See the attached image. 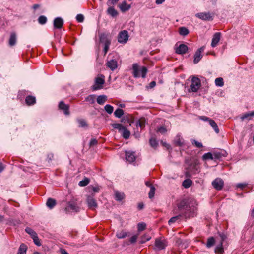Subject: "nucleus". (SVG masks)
Segmentation results:
<instances>
[{"mask_svg":"<svg viewBox=\"0 0 254 254\" xmlns=\"http://www.w3.org/2000/svg\"><path fill=\"white\" fill-rule=\"evenodd\" d=\"M197 210L196 201L188 202L186 199H182L178 203L177 208L173 210V213L177 215L169 219L168 224L171 225L176 221H180L181 217L185 219L193 217L196 215Z\"/></svg>","mask_w":254,"mask_h":254,"instance_id":"f257e3e1","label":"nucleus"},{"mask_svg":"<svg viewBox=\"0 0 254 254\" xmlns=\"http://www.w3.org/2000/svg\"><path fill=\"white\" fill-rule=\"evenodd\" d=\"M147 72V69L146 67L142 66L140 67L136 63L132 65V75L135 78L142 77L145 78Z\"/></svg>","mask_w":254,"mask_h":254,"instance_id":"f03ea898","label":"nucleus"},{"mask_svg":"<svg viewBox=\"0 0 254 254\" xmlns=\"http://www.w3.org/2000/svg\"><path fill=\"white\" fill-rule=\"evenodd\" d=\"M110 56L111 55H109L108 57V60L106 63V65L107 68L110 69L113 71L118 67L119 57L117 54L113 56V58H111Z\"/></svg>","mask_w":254,"mask_h":254,"instance_id":"7ed1b4c3","label":"nucleus"},{"mask_svg":"<svg viewBox=\"0 0 254 254\" xmlns=\"http://www.w3.org/2000/svg\"><path fill=\"white\" fill-rule=\"evenodd\" d=\"M112 127L115 129H117L122 133V136L126 139L129 138L130 133L127 128L121 124L115 123L112 125Z\"/></svg>","mask_w":254,"mask_h":254,"instance_id":"20e7f679","label":"nucleus"},{"mask_svg":"<svg viewBox=\"0 0 254 254\" xmlns=\"http://www.w3.org/2000/svg\"><path fill=\"white\" fill-rule=\"evenodd\" d=\"M100 42L104 44V55H106L111 45V40L109 35L105 33H102L100 36Z\"/></svg>","mask_w":254,"mask_h":254,"instance_id":"39448f33","label":"nucleus"},{"mask_svg":"<svg viewBox=\"0 0 254 254\" xmlns=\"http://www.w3.org/2000/svg\"><path fill=\"white\" fill-rule=\"evenodd\" d=\"M201 85V81L198 77H193L191 79L190 89L189 92H196L199 89Z\"/></svg>","mask_w":254,"mask_h":254,"instance_id":"423d86ee","label":"nucleus"},{"mask_svg":"<svg viewBox=\"0 0 254 254\" xmlns=\"http://www.w3.org/2000/svg\"><path fill=\"white\" fill-rule=\"evenodd\" d=\"M105 83V76L103 75H99L95 78V84L92 86L93 90H97L103 88V85Z\"/></svg>","mask_w":254,"mask_h":254,"instance_id":"0eeeda50","label":"nucleus"},{"mask_svg":"<svg viewBox=\"0 0 254 254\" xmlns=\"http://www.w3.org/2000/svg\"><path fill=\"white\" fill-rule=\"evenodd\" d=\"M167 242L165 239L158 238L155 239L154 250L159 251L164 249L167 246Z\"/></svg>","mask_w":254,"mask_h":254,"instance_id":"6e6552de","label":"nucleus"},{"mask_svg":"<svg viewBox=\"0 0 254 254\" xmlns=\"http://www.w3.org/2000/svg\"><path fill=\"white\" fill-rule=\"evenodd\" d=\"M80 208L77 206V203L74 201H69L64 209V211L66 213L71 212H79Z\"/></svg>","mask_w":254,"mask_h":254,"instance_id":"1a4fd4ad","label":"nucleus"},{"mask_svg":"<svg viewBox=\"0 0 254 254\" xmlns=\"http://www.w3.org/2000/svg\"><path fill=\"white\" fill-rule=\"evenodd\" d=\"M128 32L126 30L121 31L118 37V41L120 43H126L128 39Z\"/></svg>","mask_w":254,"mask_h":254,"instance_id":"9d476101","label":"nucleus"},{"mask_svg":"<svg viewBox=\"0 0 254 254\" xmlns=\"http://www.w3.org/2000/svg\"><path fill=\"white\" fill-rule=\"evenodd\" d=\"M87 203L88 207L91 209H95L97 207L98 204L93 195H88L87 197Z\"/></svg>","mask_w":254,"mask_h":254,"instance_id":"9b49d317","label":"nucleus"},{"mask_svg":"<svg viewBox=\"0 0 254 254\" xmlns=\"http://www.w3.org/2000/svg\"><path fill=\"white\" fill-rule=\"evenodd\" d=\"M212 185L216 190H220L223 189L224 183L222 179L217 178L212 182Z\"/></svg>","mask_w":254,"mask_h":254,"instance_id":"f8f14e48","label":"nucleus"},{"mask_svg":"<svg viewBox=\"0 0 254 254\" xmlns=\"http://www.w3.org/2000/svg\"><path fill=\"white\" fill-rule=\"evenodd\" d=\"M196 16L203 20L211 21L213 20V16L210 12H200L197 13Z\"/></svg>","mask_w":254,"mask_h":254,"instance_id":"ddd939ff","label":"nucleus"},{"mask_svg":"<svg viewBox=\"0 0 254 254\" xmlns=\"http://www.w3.org/2000/svg\"><path fill=\"white\" fill-rule=\"evenodd\" d=\"M205 49V47L204 46H202L199 48L197 51L195 52L194 56V60L193 62L194 64L198 63L200 60L201 59L202 56L201 55V53L204 51Z\"/></svg>","mask_w":254,"mask_h":254,"instance_id":"4468645a","label":"nucleus"},{"mask_svg":"<svg viewBox=\"0 0 254 254\" xmlns=\"http://www.w3.org/2000/svg\"><path fill=\"white\" fill-rule=\"evenodd\" d=\"M188 50L187 45L184 44H180L178 47L176 46L175 52L178 54L183 55L185 54Z\"/></svg>","mask_w":254,"mask_h":254,"instance_id":"2eb2a0df","label":"nucleus"},{"mask_svg":"<svg viewBox=\"0 0 254 254\" xmlns=\"http://www.w3.org/2000/svg\"><path fill=\"white\" fill-rule=\"evenodd\" d=\"M59 109L62 110L65 115H69V106L68 105L65 104L63 101H61L59 103Z\"/></svg>","mask_w":254,"mask_h":254,"instance_id":"dca6fc26","label":"nucleus"},{"mask_svg":"<svg viewBox=\"0 0 254 254\" xmlns=\"http://www.w3.org/2000/svg\"><path fill=\"white\" fill-rule=\"evenodd\" d=\"M64 23V20L61 17H57L55 18L53 21L54 27L55 29H61Z\"/></svg>","mask_w":254,"mask_h":254,"instance_id":"f3484780","label":"nucleus"},{"mask_svg":"<svg viewBox=\"0 0 254 254\" xmlns=\"http://www.w3.org/2000/svg\"><path fill=\"white\" fill-rule=\"evenodd\" d=\"M126 159L129 162H133L135 160V152L133 151H126Z\"/></svg>","mask_w":254,"mask_h":254,"instance_id":"a211bd4d","label":"nucleus"},{"mask_svg":"<svg viewBox=\"0 0 254 254\" xmlns=\"http://www.w3.org/2000/svg\"><path fill=\"white\" fill-rule=\"evenodd\" d=\"M220 37L221 33L220 32H217L214 34L211 44L212 47H215L217 46L220 40Z\"/></svg>","mask_w":254,"mask_h":254,"instance_id":"6ab92c4d","label":"nucleus"},{"mask_svg":"<svg viewBox=\"0 0 254 254\" xmlns=\"http://www.w3.org/2000/svg\"><path fill=\"white\" fill-rule=\"evenodd\" d=\"M254 117V111L244 114L241 117V119L243 121H249L251 120Z\"/></svg>","mask_w":254,"mask_h":254,"instance_id":"aec40b11","label":"nucleus"},{"mask_svg":"<svg viewBox=\"0 0 254 254\" xmlns=\"http://www.w3.org/2000/svg\"><path fill=\"white\" fill-rule=\"evenodd\" d=\"M119 7L120 10L123 12H125L127 10H128L130 8V5H128L126 1H124L122 3H121Z\"/></svg>","mask_w":254,"mask_h":254,"instance_id":"412c9836","label":"nucleus"},{"mask_svg":"<svg viewBox=\"0 0 254 254\" xmlns=\"http://www.w3.org/2000/svg\"><path fill=\"white\" fill-rule=\"evenodd\" d=\"M107 13L113 17H116L118 15V11L112 6L108 8Z\"/></svg>","mask_w":254,"mask_h":254,"instance_id":"4be33fe9","label":"nucleus"},{"mask_svg":"<svg viewBox=\"0 0 254 254\" xmlns=\"http://www.w3.org/2000/svg\"><path fill=\"white\" fill-rule=\"evenodd\" d=\"M16 42V35L15 33H11L9 39V44L10 46H14Z\"/></svg>","mask_w":254,"mask_h":254,"instance_id":"5701e85b","label":"nucleus"},{"mask_svg":"<svg viewBox=\"0 0 254 254\" xmlns=\"http://www.w3.org/2000/svg\"><path fill=\"white\" fill-rule=\"evenodd\" d=\"M115 199L116 200L121 201L124 199L125 195L123 192L116 191L115 192Z\"/></svg>","mask_w":254,"mask_h":254,"instance_id":"b1692460","label":"nucleus"},{"mask_svg":"<svg viewBox=\"0 0 254 254\" xmlns=\"http://www.w3.org/2000/svg\"><path fill=\"white\" fill-rule=\"evenodd\" d=\"M56 204V201L53 198H49L46 202L47 206L50 209H52Z\"/></svg>","mask_w":254,"mask_h":254,"instance_id":"393cba45","label":"nucleus"},{"mask_svg":"<svg viewBox=\"0 0 254 254\" xmlns=\"http://www.w3.org/2000/svg\"><path fill=\"white\" fill-rule=\"evenodd\" d=\"M209 124L211 126L212 128L214 129V130L216 133H219V129L218 127L214 120L211 119V120H210V122H209Z\"/></svg>","mask_w":254,"mask_h":254,"instance_id":"a878e982","label":"nucleus"},{"mask_svg":"<svg viewBox=\"0 0 254 254\" xmlns=\"http://www.w3.org/2000/svg\"><path fill=\"white\" fill-rule=\"evenodd\" d=\"M25 102L28 105L34 104L36 102L35 97L32 96H28L25 99Z\"/></svg>","mask_w":254,"mask_h":254,"instance_id":"bb28decb","label":"nucleus"},{"mask_svg":"<svg viewBox=\"0 0 254 254\" xmlns=\"http://www.w3.org/2000/svg\"><path fill=\"white\" fill-rule=\"evenodd\" d=\"M107 97L106 95H102L98 96L97 99V103L100 105H103L107 101Z\"/></svg>","mask_w":254,"mask_h":254,"instance_id":"cd10ccee","label":"nucleus"},{"mask_svg":"<svg viewBox=\"0 0 254 254\" xmlns=\"http://www.w3.org/2000/svg\"><path fill=\"white\" fill-rule=\"evenodd\" d=\"M27 247L24 244H21L18 249L17 254H26Z\"/></svg>","mask_w":254,"mask_h":254,"instance_id":"c85d7f7f","label":"nucleus"},{"mask_svg":"<svg viewBox=\"0 0 254 254\" xmlns=\"http://www.w3.org/2000/svg\"><path fill=\"white\" fill-rule=\"evenodd\" d=\"M179 33L182 36H186L189 33V30L185 27H181L179 29Z\"/></svg>","mask_w":254,"mask_h":254,"instance_id":"c756f323","label":"nucleus"},{"mask_svg":"<svg viewBox=\"0 0 254 254\" xmlns=\"http://www.w3.org/2000/svg\"><path fill=\"white\" fill-rule=\"evenodd\" d=\"M77 122L79 124V127L82 128H86L88 126L86 121L83 119H77Z\"/></svg>","mask_w":254,"mask_h":254,"instance_id":"7c9ffc66","label":"nucleus"},{"mask_svg":"<svg viewBox=\"0 0 254 254\" xmlns=\"http://www.w3.org/2000/svg\"><path fill=\"white\" fill-rule=\"evenodd\" d=\"M124 114V111L120 109H117L114 112V115L116 117L120 118Z\"/></svg>","mask_w":254,"mask_h":254,"instance_id":"2f4dec72","label":"nucleus"},{"mask_svg":"<svg viewBox=\"0 0 254 254\" xmlns=\"http://www.w3.org/2000/svg\"><path fill=\"white\" fill-rule=\"evenodd\" d=\"M215 85L218 87H222L224 85L223 79L222 77H218L215 80Z\"/></svg>","mask_w":254,"mask_h":254,"instance_id":"473e14b6","label":"nucleus"},{"mask_svg":"<svg viewBox=\"0 0 254 254\" xmlns=\"http://www.w3.org/2000/svg\"><path fill=\"white\" fill-rule=\"evenodd\" d=\"M106 112L109 114H111L114 111V107L110 104H107L104 107Z\"/></svg>","mask_w":254,"mask_h":254,"instance_id":"72a5a7b5","label":"nucleus"},{"mask_svg":"<svg viewBox=\"0 0 254 254\" xmlns=\"http://www.w3.org/2000/svg\"><path fill=\"white\" fill-rule=\"evenodd\" d=\"M127 236V233L125 231L118 232L116 236L119 239L124 238Z\"/></svg>","mask_w":254,"mask_h":254,"instance_id":"f704fd0d","label":"nucleus"},{"mask_svg":"<svg viewBox=\"0 0 254 254\" xmlns=\"http://www.w3.org/2000/svg\"><path fill=\"white\" fill-rule=\"evenodd\" d=\"M215 244V239L214 237H211L209 238L207 240V242L206 244V247L207 248H210L213 246Z\"/></svg>","mask_w":254,"mask_h":254,"instance_id":"c9c22d12","label":"nucleus"},{"mask_svg":"<svg viewBox=\"0 0 254 254\" xmlns=\"http://www.w3.org/2000/svg\"><path fill=\"white\" fill-rule=\"evenodd\" d=\"M202 159L203 160H214L213 154L210 152L205 153L202 156Z\"/></svg>","mask_w":254,"mask_h":254,"instance_id":"e433bc0d","label":"nucleus"},{"mask_svg":"<svg viewBox=\"0 0 254 254\" xmlns=\"http://www.w3.org/2000/svg\"><path fill=\"white\" fill-rule=\"evenodd\" d=\"M192 182L190 179H186L183 182V186L185 188H189L192 185Z\"/></svg>","mask_w":254,"mask_h":254,"instance_id":"4c0bfd02","label":"nucleus"},{"mask_svg":"<svg viewBox=\"0 0 254 254\" xmlns=\"http://www.w3.org/2000/svg\"><path fill=\"white\" fill-rule=\"evenodd\" d=\"M145 124V120L144 119H140L136 123V127H140L142 128L144 127Z\"/></svg>","mask_w":254,"mask_h":254,"instance_id":"58836bf2","label":"nucleus"},{"mask_svg":"<svg viewBox=\"0 0 254 254\" xmlns=\"http://www.w3.org/2000/svg\"><path fill=\"white\" fill-rule=\"evenodd\" d=\"M214 160H219L224 156V155L220 152H215L213 153Z\"/></svg>","mask_w":254,"mask_h":254,"instance_id":"ea45409f","label":"nucleus"},{"mask_svg":"<svg viewBox=\"0 0 254 254\" xmlns=\"http://www.w3.org/2000/svg\"><path fill=\"white\" fill-rule=\"evenodd\" d=\"M25 231L31 236L32 238L37 235V233L29 227H26L25 229Z\"/></svg>","mask_w":254,"mask_h":254,"instance_id":"a19ab883","label":"nucleus"},{"mask_svg":"<svg viewBox=\"0 0 254 254\" xmlns=\"http://www.w3.org/2000/svg\"><path fill=\"white\" fill-rule=\"evenodd\" d=\"M47 21V19L46 16L41 15L39 16L38 19V23L41 25L45 24Z\"/></svg>","mask_w":254,"mask_h":254,"instance_id":"79ce46f5","label":"nucleus"},{"mask_svg":"<svg viewBox=\"0 0 254 254\" xmlns=\"http://www.w3.org/2000/svg\"><path fill=\"white\" fill-rule=\"evenodd\" d=\"M89 179L87 178H85L84 179L79 182V185L82 187L86 186L89 183Z\"/></svg>","mask_w":254,"mask_h":254,"instance_id":"37998d69","label":"nucleus"},{"mask_svg":"<svg viewBox=\"0 0 254 254\" xmlns=\"http://www.w3.org/2000/svg\"><path fill=\"white\" fill-rule=\"evenodd\" d=\"M85 100L90 103L93 104L95 102V96L94 95H89L86 98Z\"/></svg>","mask_w":254,"mask_h":254,"instance_id":"c03bdc74","label":"nucleus"},{"mask_svg":"<svg viewBox=\"0 0 254 254\" xmlns=\"http://www.w3.org/2000/svg\"><path fill=\"white\" fill-rule=\"evenodd\" d=\"M146 224L142 222L139 223L137 224V229L139 232L142 231L145 229Z\"/></svg>","mask_w":254,"mask_h":254,"instance_id":"a18cd8bd","label":"nucleus"},{"mask_svg":"<svg viewBox=\"0 0 254 254\" xmlns=\"http://www.w3.org/2000/svg\"><path fill=\"white\" fill-rule=\"evenodd\" d=\"M33 239V242L34 243V244L38 246H40L41 245V243L40 242V241L39 239V238L37 236V235H35L34 237H33L32 238Z\"/></svg>","mask_w":254,"mask_h":254,"instance_id":"49530a36","label":"nucleus"},{"mask_svg":"<svg viewBox=\"0 0 254 254\" xmlns=\"http://www.w3.org/2000/svg\"><path fill=\"white\" fill-rule=\"evenodd\" d=\"M155 188L153 186H151L150 190L148 193V196L150 198H152L154 197L155 194Z\"/></svg>","mask_w":254,"mask_h":254,"instance_id":"de8ad7c7","label":"nucleus"},{"mask_svg":"<svg viewBox=\"0 0 254 254\" xmlns=\"http://www.w3.org/2000/svg\"><path fill=\"white\" fill-rule=\"evenodd\" d=\"M149 143L151 147L154 148L157 147L158 145V143L157 142L156 140L152 138L149 140Z\"/></svg>","mask_w":254,"mask_h":254,"instance_id":"09e8293b","label":"nucleus"},{"mask_svg":"<svg viewBox=\"0 0 254 254\" xmlns=\"http://www.w3.org/2000/svg\"><path fill=\"white\" fill-rule=\"evenodd\" d=\"M191 143L193 145H194L198 148H201L203 147L202 144L201 142H199L195 140L192 139Z\"/></svg>","mask_w":254,"mask_h":254,"instance_id":"8fccbe9b","label":"nucleus"},{"mask_svg":"<svg viewBox=\"0 0 254 254\" xmlns=\"http://www.w3.org/2000/svg\"><path fill=\"white\" fill-rule=\"evenodd\" d=\"M76 20L78 22L81 23V22H83L84 19V17L83 15H82L81 14H78L77 15V16L76 17Z\"/></svg>","mask_w":254,"mask_h":254,"instance_id":"3c124183","label":"nucleus"},{"mask_svg":"<svg viewBox=\"0 0 254 254\" xmlns=\"http://www.w3.org/2000/svg\"><path fill=\"white\" fill-rule=\"evenodd\" d=\"M223 252V249L222 248V242L220 243V246H218L215 248V252L222 253Z\"/></svg>","mask_w":254,"mask_h":254,"instance_id":"603ef678","label":"nucleus"},{"mask_svg":"<svg viewBox=\"0 0 254 254\" xmlns=\"http://www.w3.org/2000/svg\"><path fill=\"white\" fill-rule=\"evenodd\" d=\"M97 143H98V140L95 138H92L91 139V140L90 141L89 145L90 147H91V146H93L97 144Z\"/></svg>","mask_w":254,"mask_h":254,"instance_id":"864d4df0","label":"nucleus"},{"mask_svg":"<svg viewBox=\"0 0 254 254\" xmlns=\"http://www.w3.org/2000/svg\"><path fill=\"white\" fill-rule=\"evenodd\" d=\"M199 119L203 121L208 122H210V120H211V119L210 118L205 116H200L199 117Z\"/></svg>","mask_w":254,"mask_h":254,"instance_id":"5fc2aeb1","label":"nucleus"},{"mask_svg":"<svg viewBox=\"0 0 254 254\" xmlns=\"http://www.w3.org/2000/svg\"><path fill=\"white\" fill-rule=\"evenodd\" d=\"M138 235H135L133 236H132L129 240V241L131 243H134L137 239Z\"/></svg>","mask_w":254,"mask_h":254,"instance_id":"6e6d98bb","label":"nucleus"},{"mask_svg":"<svg viewBox=\"0 0 254 254\" xmlns=\"http://www.w3.org/2000/svg\"><path fill=\"white\" fill-rule=\"evenodd\" d=\"M159 132L163 134V133H164L166 132L167 130L166 129L165 127H159L158 128V130H157Z\"/></svg>","mask_w":254,"mask_h":254,"instance_id":"4d7b16f0","label":"nucleus"},{"mask_svg":"<svg viewBox=\"0 0 254 254\" xmlns=\"http://www.w3.org/2000/svg\"><path fill=\"white\" fill-rule=\"evenodd\" d=\"M119 0H109L107 1V4L110 5L111 4L114 5L116 4Z\"/></svg>","mask_w":254,"mask_h":254,"instance_id":"13d9d810","label":"nucleus"},{"mask_svg":"<svg viewBox=\"0 0 254 254\" xmlns=\"http://www.w3.org/2000/svg\"><path fill=\"white\" fill-rule=\"evenodd\" d=\"M248 185V184L246 183H239V189L242 190L244 189L245 187H246Z\"/></svg>","mask_w":254,"mask_h":254,"instance_id":"bf43d9fd","label":"nucleus"},{"mask_svg":"<svg viewBox=\"0 0 254 254\" xmlns=\"http://www.w3.org/2000/svg\"><path fill=\"white\" fill-rule=\"evenodd\" d=\"M219 236L221 238V243L222 242V243L223 241H224L225 240V239L226 238V236H225V234H224L223 233L220 234Z\"/></svg>","mask_w":254,"mask_h":254,"instance_id":"052dcab7","label":"nucleus"},{"mask_svg":"<svg viewBox=\"0 0 254 254\" xmlns=\"http://www.w3.org/2000/svg\"><path fill=\"white\" fill-rule=\"evenodd\" d=\"M155 85H156V82H155V81H151V82L150 83V84H149V85L148 87H149V88H153V87H154L155 86Z\"/></svg>","mask_w":254,"mask_h":254,"instance_id":"680f3d73","label":"nucleus"},{"mask_svg":"<svg viewBox=\"0 0 254 254\" xmlns=\"http://www.w3.org/2000/svg\"><path fill=\"white\" fill-rule=\"evenodd\" d=\"M166 0H156L155 3L157 5H159L164 2Z\"/></svg>","mask_w":254,"mask_h":254,"instance_id":"e2e57ef3","label":"nucleus"},{"mask_svg":"<svg viewBox=\"0 0 254 254\" xmlns=\"http://www.w3.org/2000/svg\"><path fill=\"white\" fill-rule=\"evenodd\" d=\"M144 205L142 203H140L138 204V207L139 209H141L143 208Z\"/></svg>","mask_w":254,"mask_h":254,"instance_id":"0e129e2a","label":"nucleus"},{"mask_svg":"<svg viewBox=\"0 0 254 254\" xmlns=\"http://www.w3.org/2000/svg\"><path fill=\"white\" fill-rule=\"evenodd\" d=\"M99 189L98 187H93V190L94 192H97L99 190Z\"/></svg>","mask_w":254,"mask_h":254,"instance_id":"69168bd1","label":"nucleus"},{"mask_svg":"<svg viewBox=\"0 0 254 254\" xmlns=\"http://www.w3.org/2000/svg\"><path fill=\"white\" fill-rule=\"evenodd\" d=\"M4 169V167L1 163H0V173Z\"/></svg>","mask_w":254,"mask_h":254,"instance_id":"338daca9","label":"nucleus"},{"mask_svg":"<svg viewBox=\"0 0 254 254\" xmlns=\"http://www.w3.org/2000/svg\"><path fill=\"white\" fill-rule=\"evenodd\" d=\"M145 184H146V185L147 186H148V187H150V188H151V186H153L151 185V184L149 182H148V181H146V182H145Z\"/></svg>","mask_w":254,"mask_h":254,"instance_id":"774afa93","label":"nucleus"}]
</instances>
